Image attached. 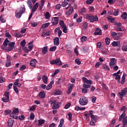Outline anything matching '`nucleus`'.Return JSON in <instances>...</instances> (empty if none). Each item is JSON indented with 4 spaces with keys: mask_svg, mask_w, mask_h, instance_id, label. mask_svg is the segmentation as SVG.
I'll use <instances>...</instances> for the list:
<instances>
[{
    "mask_svg": "<svg viewBox=\"0 0 127 127\" xmlns=\"http://www.w3.org/2000/svg\"><path fill=\"white\" fill-rule=\"evenodd\" d=\"M86 19L88 20H89L90 22H95V21H98L99 20V17L98 16L95 15L94 16L92 14H89L86 15Z\"/></svg>",
    "mask_w": 127,
    "mask_h": 127,
    "instance_id": "obj_1",
    "label": "nucleus"
},
{
    "mask_svg": "<svg viewBox=\"0 0 127 127\" xmlns=\"http://www.w3.org/2000/svg\"><path fill=\"white\" fill-rule=\"evenodd\" d=\"M82 80L85 82L84 84L83 85V87L84 88V89H90L91 87V84H92V81L88 80L86 77H83Z\"/></svg>",
    "mask_w": 127,
    "mask_h": 127,
    "instance_id": "obj_2",
    "label": "nucleus"
},
{
    "mask_svg": "<svg viewBox=\"0 0 127 127\" xmlns=\"http://www.w3.org/2000/svg\"><path fill=\"white\" fill-rule=\"evenodd\" d=\"M25 12V7H21L20 8L19 12L18 10H16L15 11V16L16 18H20L21 17V15H22L23 13H24Z\"/></svg>",
    "mask_w": 127,
    "mask_h": 127,
    "instance_id": "obj_3",
    "label": "nucleus"
},
{
    "mask_svg": "<svg viewBox=\"0 0 127 127\" xmlns=\"http://www.w3.org/2000/svg\"><path fill=\"white\" fill-rule=\"evenodd\" d=\"M71 5H72V4L69 3L68 4V6L65 7L66 10H67L68 8H69V9L67 11H66V12L65 13V15H66V16H69L71 15L72 13H73L74 9L73 8V6H71Z\"/></svg>",
    "mask_w": 127,
    "mask_h": 127,
    "instance_id": "obj_4",
    "label": "nucleus"
},
{
    "mask_svg": "<svg viewBox=\"0 0 127 127\" xmlns=\"http://www.w3.org/2000/svg\"><path fill=\"white\" fill-rule=\"evenodd\" d=\"M79 103L80 106H86L89 103V100L88 98L83 97L79 99Z\"/></svg>",
    "mask_w": 127,
    "mask_h": 127,
    "instance_id": "obj_5",
    "label": "nucleus"
},
{
    "mask_svg": "<svg viewBox=\"0 0 127 127\" xmlns=\"http://www.w3.org/2000/svg\"><path fill=\"white\" fill-rule=\"evenodd\" d=\"M91 121H90V126H93L95 127L96 126V123H97V120H98V117L96 115H90Z\"/></svg>",
    "mask_w": 127,
    "mask_h": 127,
    "instance_id": "obj_6",
    "label": "nucleus"
},
{
    "mask_svg": "<svg viewBox=\"0 0 127 127\" xmlns=\"http://www.w3.org/2000/svg\"><path fill=\"white\" fill-rule=\"evenodd\" d=\"M19 113V110H18V108H16L13 110L12 113L10 114V117L11 118H13V119H16L17 120L18 119V116L16 114H18Z\"/></svg>",
    "mask_w": 127,
    "mask_h": 127,
    "instance_id": "obj_7",
    "label": "nucleus"
},
{
    "mask_svg": "<svg viewBox=\"0 0 127 127\" xmlns=\"http://www.w3.org/2000/svg\"><path fill=\"white\" fill-rule=\"evenodd\" d=\"M14 45H15V43L13 42H10L8 44V47H7L5 50L8 52L11 51V50L14 48Z\"/></svg>",
    "mask_w": 127,
    "mask_h": 127,
    "instance_id": "obj_8",
    "label": "nucleus"
},
{
    "mask_svg": "<svg viewBox=\"0 0 127 127\" xmlns=\"http://www.w3.org/2000/svg\"><path fill=\"white\" fill-rule=\"evenodd\" d=\"M51 65L56 64L58 66H61L62 65V62L60 59H57L55 60H53L50 62Z\"/></svg>",
    "mask_w": 127,
    "mask_h": 127,
    "instance_id": "obj_9",
    "label": "nucleus"
},
{
    "mask_svg": "<svg viewBox=\"0 0 127 127\" xmlns=\"http://www.w3.org/2000/svg\"><path fill=\"white\" fill-rule=\"evenodd\" d=\"M127 93V87L125 88L124 89L122 90L121 92H118V95L121 98V99L122 100L123 97L126 95Z\"/></svg>",
    "mask_w": 127,
    "mask_h": 127,
    "instance_id": "obj_10",
    "label": "nucleus"
},
{
    "mask_svg": "<svg viewBox=\"0 0 127 127\" xmlns=\"http://www.w3.org/2000/svg\"><path fill=\"white\" fill-rule=\"evenodd\" d=\"M69 2H70V4H72V3H74V2H75V0H64L62 3V6L63 7H65L66 5H68Z\"/></svg>",
    "mask_w": 127,
    "mask_h": 127,
    "instance_id": "obj_11",
    "label": "nucleus"
},
{
    "mask_svg": "<svg viewBox=\"0 0 127 127\" xmlns=\"http://www.w3.org/2000/svg\"><path fill=\"white\" fill-rule=\"evenodd\" d=\"M9 42H9V41L7 39V38L5 39V40L3 42V45L1 46V49H2V50H5Z\"/></svg>",
    "mask_w": 127,
    "mask_h": 127,
    "instance_id": "obj_12",
    "label": "nucleus"
},
{
    "mask_svg": "<svg viewBox=\"0 0 127 127\" xmlns=\"http://www.w3.org/2000/svg\"><path fill=\"white\" fill-rule=\"evenodd\" d=\"M59 21V19L58 17H54L52 20V25H57Z\"/></svg>",
    "mask_w": 127,
    "mask_h": 127,
    "instance_id": "obj_13",
    "label": "nucleus"
},
{
    "mask_svg": "<svg viewBox=\"0 0 127 127\" xmlns=\"http://www.w3.org/2000/svg\"><path fill=\"white\" fill-rule=\"evenodd\" d=\"M61 106V103L56 101L55 104H53V105L52 109H53V110H56L57 109H59V108H60Z\"/></svg>",
    "mask_w": 127,
    "mask_h": 127,
    "instance_id": "obj_14",
    "label": "nucleus"
},
{
    "mask_svg": "<svg viewBox=\"0 0 127 127\" xmlns=\"http://www.w3.org/2000/svg\"><path fill=\"white\" fill-rule=\"evenodd\" d=\"M109 65L111 68H113L114 66H116V59L115 58L111 59Z\"/></svg>",
    "mask_w": 127,
    "mask_h": 127,
    "instance_id": "obj_15",
    "label": "nucleus"
},
{
    "mask_svg": "<svg viewBox=\"0 0 127 127\" xmlns=\"http://www.w3.org/2000/svg\"><path fill=\"white\" fill-rule=\"evenodd\" d=\"M73 87H74V84H69L67 87V91H66L67 94H70L73 90Z\"/></svg>",
    "mask_w": 127,
    "mask_h": 127,
    "instance_id": "obj_16",
    "label": "nucleus"
},
{
    "mask_svg": "<svg viewBox=\"0 0 127 127\" xmlns=\"http://www.w3.org/2000/svg\"><path fill=\"white\" fill-rule=\"evenodd\" d=\"M28 49H26V52H29L33 49V44H32V42H30L29 43Z\"/></svg>",
    "mask_w": 127,
    "mask_h": 127,
    "instance_id": "obj_17",
    "label": "nucleus"
},
{
    "mask_svg": "<svg viewBox=\"0 0 127 127\" xmlns=\"http://www.w3.org/2000/svg\"><path fill=\"white\" fill-rule=\"evenodd\" d=\"M94 34L95 35H102V30L99 28H97Z\"/></svg>",
    "mask_w": 127,
    "mask_h": 127,
    "instance_id": "obj_18",
    "label": "nucleus"
},
{
    "mask_svg": "<svg viewBox=\"0 0 127 127\" xmlns=\"http://www.w3.org/2000/svg\"><path fill=\"white\" fill-rule=\"evenodd\" d=\"M53 84H54V80L51 81L50 84L47 86L46 87V90L47 91H49V90H51V89H52V85H53Z\"/></svg>",
    "mask_w": 127,
    "mask_h": 127,
    "instance_id": "obj_19",
    "label": "nucleus"
},
{
    "mask_svg": "<svg viewBox=\"0 0 127 127\" xmlns=\"http://www.w3.org/2000/svg\"><path fill=\"white\" fill-rule=\"evenodd\" d=\"M7 123H8V127H12V126H13V123H14V121L12 120V119H9Z\"/></svg>",
    "mask_w": 127,
    "mask_h": 127,
    "instance_id": "obj_20",
    "label": "nucleus"
},
{
    "mask_svg": "<svg viewBox=\"0 0 127 127\" xmlns=\"http://www.w3.org/2000/svg\"><path fill=\"white\" fill-rule=\"evenodd\" d=\"M42 79L43 81L44 82V84H47L48 82V77L46 75H43L42 77Z\"/></svg>",
    "mask_w": 127,
    "mask_h": 127,
    "instance_id": "obj_21",
    "label": "nucleus"
},
{
    "mask_svg": "<svg viewBox=\"0 0 127 127\" xmlns=\"http://www.w3.org/2000/svg\"><path fill=\"white\" fill-rule=\"evenodd\" d=\"M112 36H113V38H114V39H115L116 40H118V39H119V37L118 36V33H117L116 32H112L111 33Z\"/></svg>",
    "mask_w": 127,
    "mask_h": 127,
    "instance_id": "obj_22",
    "label": "nucleus"
},
{
    "mask_svg": "<svg viewBox=\"0 0 127 127\" xmlns=\"http://www.w3.org/2000/svg\"><path fill=\"white\" fill-rule=\"evenodd\" d=\"M47 49H48V46L44 47L42 48V53L43 55H45V54H46V53H47Z\"/></svg>",
    "mask_w": 127,
    "mask_h": 127,
    "instance_id": "obj_23",
    "label": "nucleus"
},
{
    "mask_svg": "<svg viewBox=\"0 0 127 127\" xmlns=\"http://www.w3.org/2000/svg\"><path fill=\"white\" fill-rule=\"evenodd\" d=\"M37 62V61H36V59H33V60H31V61L30 63V64L31 66H32L33 67H35V66H36Z\"/></svg>",
    "mask_w": 127,
    "mask_h": 127,
    "instance_id": "obj_24",
    "label": "nucleus"
},
{
    "mask_svg": "<svg viewBox=\"0 0 127 127\" xmlns=\"http://www.w3.org/2000/svg\"><path fill=\"white\" fill-rule=\"evenodd\" d=\"M45 96H46V94L44 91H42L40 92L39 94V97L40 98V99H43L45 98Z\"/></svg>",
    "mask_w": 127,
    "mask_h": 127,
    "instance_id": "obj_25",
    "label": "nucleus"
},
{
    "mask_svg": "<svg viewBox=\"0 0 127 127\" xmlns=\"http://www.w3.org/2000/svg\"><path fill=\"white\" fill-rule=\"evenodd\" d=\"M54 43L55 45H56L57 46H58V45H59V44H60L59 38L56 37L54 39Z\"/></svg>",
    "mask_w": 127,
    "mask_h": 127,
    "instance_id": "obj_26",
    "label": "nucleus"
},
{
    "mask_svg": "<svg viewBox=\"0 0 127 127\" xmlns=\"http://www.w3.org/2000/svg\"><path fill=\"white\" fill-rule=\"evenodd\" d=\"M122 50L124 52H127V44L126 43H124L122 46Z\"/></svg>",
    "mask_w": 127,
    "mask_h": 127,
    "instance_id": "obj_27",
    "label": "nucleus"
},
{
    "mask_svg": "<svg viewBox=\"0 0 127 127\" xmlns=\"http://www.w3.org/2000/svg\"><path fill=\"white\" fill-rule=\"evenodd\" d=\"M113 76L114 77H116L115 79L118 80V83H120V80L121 79V76H120V75L117 74V73H114Z\"/></svg>",
    "mask_w": 127,
    "mask_h": 127,
    "instance_id": "obj_28",
    "label": "nucleus"
},
{
    "mask_svg": "<svg viewBox=\"0 0 127 127\" xmlns=\"http://www.w3.org/2000/svg\"><path fill=\"white\" fill-rule=\"evenodd\" d=\"M39 123L38 126H39V127H40V126H42V125H44L45 123V120H42L40 119L39 120H38Z\"/></svg>",
    "mask_w": 127,
    "mask_h": 127,
    "instance_id": "obj_29",
    "label": "nucleus"
},
{
    "mask_svg": "<svg viewBox=\"0 0 127 127\" xmlns=\"http://www.w3.org/2000/svg\"><path fill=\"white\" fill-rule=\"evenodd\" d=\"M28 6H29L30 9H31L32 8V2H31V0H28L27 2Z\"/></svg>",
    "mask_w": 127,
    "mask_h": 127,
    "instance_id": "obj_30",
    "label": "nucleus"
},
{
    "mask_svg": "<svg viewBox=\"0 0 127 127\" xmlns=\"http://www.w3.org/2000/svg\"><path fill=\"white\" fill-rule=\"evenodd\" d=\"M50 13L49 12H47L45 14V17L46 19H49L51 17Z\"/></svg>",
    "mask_w": 127,
    "mask_h": 127,
    "instance_id": "obj_31",
    "label": "nucleus"
},
{
    "mask_svg": "<svg viewBox=\"0 0 127 127\" xmlns=\"http://www.w3.org/2000/svg\"><path fill=\"white\" fill-rule=\"evenodd\" d=\"M102 68L105 70V71H110V68L107 64H103L102 66Z\"/></svg>",
    "mask_w": 127,
    "mask_h": 127,
    "instance_id": "obj_32",
    "label": "nucleus"
},
{
    "mask_svg": "<svg viewBox=\"0 0 127 127\" xmlns=\"http://www.w3.org/2000/svg\"><path fill=\"white\" fill-rule=\"evenodd\" d=\"M38 25V23H37V22L36 21H33L31 22V26H32L33 27H36Z\"/></svg>",
    "mask_w": 127,
    "mask_h": 127,
    "instance_id": "obj_33",
    "label": "nucleus"
},
{
    "mask_svg": "<svg viewBox=\"0 0 127 127\" xmlns=\"http://www.w3.org/2000/svg\"><path fill=\"white\" fill-rule=\"evenodd\" d=\"M63 125H64V119H62L60 122V125L58 127H63Z\"/></svg>",
    "mask_w": 127,
    "mask_h": 127,
    "instance_id": "obj_34",
    "label": "nucleus"
},
{
    "mask_svg": "<svg viewBox=\"0 0 127 127\" xmlns=\"http://www.w3.org/2000/svg\"><path fill=\"white\" fill-rule=\"evenodd\" d=\"M49 25H50V23H46L42 25L41 28H46Z\"/></svg>",
    "mask_w": 127,
    "mask_h": 127,
    "instance_id": "obj_35",
    "label": "nucleus"
},
{
    "mask_svg": "<svg viewBox=\"0 0 127 127\" xmlns=\"http://www.w3.org/2000/svg\"><path fill=\"white\" fill-rule=\"evenodd\" d=\"M118 45H119V46L121 45V44H120V42L118 44V43L117 42H116V41L113 42L112 46L114 47H116V46H118Z\"/></svg>",
    "mask_w": 127,
    "mask_h": 127,
    "instance_id": "obj_36",
    "label": "nucleus"
},
{
    "mask_svg": "<svg viewBox=\"0 0 127 127\" xmlns=\"http://www.w3.org/2000/svg\"><path fill=\"white\" fill-rule=\"evenodd\" d=\"M126 116V113H123L120 116L119 119V122L122 121V120H123V119H124V118H125V116Z\"/></svg>",
    "mask_w": 127,
    "mask_h": 127,
    "instance_id": "obj_37",
    "label": "nucleus"
},
{
    "mask_svg": "<svg viewBox=\"0 0 127 127\" xmlns=\"http://www.w3.org/2000/svg\"><path fill=\"white\" fill-rule=\"evenodd\" d=\"M121 17L123 19H127V12H125L123 13V14L122 15Z\"/></svg>",
    "mask_w": 127,
    "mask_h": 127,
    "instance_id": "obj_38",
    "label": "nucleus"
},
{
    "mask_svg": "<svg viewBox=\"0 0 127 127\" xmlns=\"http://www.w3.org/2000/svg\"><path fill=\"white\" fill-rule=\"evenodd\" d=\"M2 101L4 103H7V102H9V98H7L6 97H3L2 98Z\"/></svg>",
    "mask_w": 127,
    "mask_h": 127,
    "instance_id": "obj_39",
    "label": "nucleus"
},
{
    "mask_svg": "<svg viewBox=\"0 0 127 127\" xmlns=\"http://www.w3.org/2000/svg\"><path fill=\"white\" fill-rule=\"evenodd\" d=\"M107 18L111 21V22L113 23L115 22V18H112L111 16L107 17Z\"/></svg>",
    "mask_w": 127,
    "mask_h": 127,
    "instance_id": "obj_40",
    "label": "nucleus"
},
{
    "mask_svg": "<svg viewBox=\"0 0 127 127\" xmlns=\"http://www.w3.org/2000/svg\"><path fill=\"white\" fill-rule=\"evenodd\" d=\"M87 12V9L85 8H83L80 9V13L81 14H83V13H86Z\"/></svg>",
    "mask_w": 127,
    "mask_h": 127,
    "instance_id": "obj_41",
    "label": "nucleus"
},
{
    "mask_svg": "<svg viewBox=\"0 0 127 127\" xmlns=\"http://www.w3.org/2000/svg\"><path fill=\"white\" fill-rule=\"evenodd\" d=\"M123 125H125L127 126V116L125 117L123 119Z\"/></svg>",
    "mask_w": 127,
    "mask_h": 127,
    "instance_id": "obj_42",
    "label": "nucleus"
},
{
    "mask_svg": "<svg viewBox=\"0 0 127 127\" xmlns=\"http://www.w3.org/2000/svg\"><path fill=\"white\" fill-rule=\"evenodd\" d=\"M60 25H61V26L62 27H64V26H65L66 25H65V24L64 23V21L63 20H60V22H59Z\"/></svg>",
    "mask_w": 127,
    "mask_h": 127,
    "instance_id": "obj_43",
    "label": "nucleus"
},
{
    "mask_svg": "<svg viewBox=\"0 0 127 127\" xmlns=\"http://www.w3.org/2000/svg\"><path fill=\"white\" fill-rule=\"evenodd\" d=\"M80 40L81 41H82V42H85V41L87 40V37L85 36L81 37L80 38Z\"/></svg>",
    "mask_w": 127,
    "mask_h": 127,
    "instance_id": "obj_44",
    "label": "nucleus"
},
{
    "mask_svg": "<svg viewBox=\"0 0 127 127\" xmlns=\"http://www.w3.org/2000/svg\"><path fill=\"white\" fill-rule=\"evenodd\" d=\"M117 30L118 31H126V28H125L124 27H118L117 28Z\"/></svg>",
    "mask_w": 127,
    "mask_h": 127,
    "instance_id": "obj_45",
    "label": "nucleus"
},
{
    "mask_svg": "<svg viewBox=\"0 0 127 127\" xmlns=\"http://www.w3.org/2000/svg\"><path fill=\"white\" fill-rule=\"evenodd\" d=\"M62 28H63V32H64V33H67L68 31V30L67 29V27H66V26H64V27H62Z\"/></svg>",
    "mask_w": 127,
    "mask_h": 127,
    "instance_id": "obj_46",
    "label": "nucleus"
},
{
    "mask_svg": "<svg viewBox=\"0 0 127 127\" xmlns=\"http://www.w3.org/2000/svg\"><path fill=\"white\" fill-rule=\"evenodd\" d=\"M102 53L103 54H108L109 53V51L108 50V48H105L104 50L102 51Z\"/></svg>",
    "mask_w": 127,
    "mask_h": 127,
    "instance_id": "obj_47",
    "label": "nucleus"
},
{
    "mask_svg": "<svg viewBox=\"0 0 127 127\" xmlns=\"http://www.w3.org/2000/svg\"><path fill=\"white\" fill-rule=\"evenodd\" d=\"M25 44H26V42H25V40H23L20 43V45L22 47H24V46H25Z\"/></svg>",
    "mask_w": 127,
    "mask_h": 127,
    "instance_id": "obj_48",
    "label": "nucleus"
},
{
    "mask_svg": "<svg viewBox=\"0 0 127 127\" xmlns=\"http://www.w3.org/2000/svg\"><path fill=\"white\" fill-rule=\"evenodd\" d=\"M67 115L68 116V120L69 121H70V122L72 121V114L71 113H69L68 114H67Z\"/></svg>",
    "mask_w": 127,
    "mask_h": 127,
    "instance_id": "obj_49",
    "label": "nucleus"
},
{
    "mask_svg": "<svg viewBox=\"0 0 127 127\" xmlns=\"http://www.w3.org/2000/svg\"><path fill=\"white\" fill-rule=\"evenodd\" d=\"M10 65H11V63L10 62V61H6L5 64L6 67H9Z\"/></svg>",
    "mask_w": 127,
    "mask_h": 127,
    "instance_id": "obj_50",
    "label": "nucleus"
},
{
    "mask_svg": "<svg viewBox=\"0 0 127 127\" xmlns=\"http://www.w3.org/2000/svg\"><path fill=\"white\" fill-rule=\"evenodd\" d=\"M10 113H11V111L9 110H5L4 111V115H5V116H7V115L10 114Z\"/></svg>",
    "mask_w": 127,
    "mask_h": 127,
    "instance_id": "obj_51",
    "label": "nucleus"
},
{
    "mask_svg": "<svg viewBox=\"0 0 127 127\" xmlns=\"http://www.w3.org/2000/svg\"><path fill=\"white\" fill-rule=\"evenodd\" d=\"M70 106H71V103H68L67 104H66L65 106H64V109H69V108H70Z\"/></svg>",
    "mask_w": 127,
    "mask_h": 127,
    "instance_id": "obj_52",
    "label": "nucleus"
},
{
    "mask_svg": "<svg viewBox=\"0 0 127 127\" xmlns=\"http://www.w3.org/2000/svg\"><path fill=\"white\" fill-rule=\"evenodd\" d=\"M4 96L6 98L9 99V92H5L4 93Z\"/></svg>",
    "mask_w": 127,
    "mask_h": 127,
    "instance_id": "obj_53",
    "label": "nucleus"
},
{
    "mask_svg": "<svg viewBox=\"0 0 127 127\" xmlns=\"http://www.w3.org/2000/svg\"><path fill=\"white\" fill-rule=\"evenodd\" d=\"M58 73H59V70H56L54 73H52V77H54L56 75V74H58Z\"/></svg>",
    "mask_w": 127,
    "mask_h": 127,
    "instance_id": "obj_54",
    "label": "nucleus"
},
{
    "mask_svg": "<svg viewBox=\"0 0 127 127\" xmlns=\"http://www.w3.org/2000/svg\"><path fill=\"white\" fill-rule=\"evenodd\" d=\"M15 37H18V38H19V37H21L22 36V34H20V33H15L14 34Z\"/></svg>",
    "mask_w": 127,
    "mask_h": 127,
    "instance_id": "obj_55",
    "label": "nucleus"
},
{
    "mask_svg": "<svg viewBox=\"0 0 127 127\" xmlns=\"http://www.w3.org/2000/svg\"><path fill=\"white\" fill-rule=\"evenodd\" d=\"M57 47L56 46H54L50 49V51L51 52H53V51H55L56 50Z\"/></svg>",
    "mask_w": 127,
    "mask_h": 127,
    "instance_id": "obj_56",
    "label": "nucleus"
},
{
    "mask_svg": "<svg viewBox=\"0 0 127 127\" xmlns=\"http://www.w3.org/2000/svg\"><path fill=\"white\" fill-rule=\"evenodd\" d=\"M24 115H22L19 117L18 119L20 121H23V120H24Z\"/></svg>",
    "mask_w": 127,
    "mask_h": 127,
    "instance_id": "obj_57",
    "label": "nucleus"
},
{
    "mask_svg": "<svg viewBox=\"0 0 127 127\" xmlns=\"http://www.w3.org/2000/svg\"><path fill=\"white\" fill-rule=\"evenodd\" d=\"M94 2V0H86V3L87 4H91V3H93Z\"/></svg>",
    "mask_w": 127,
    "mask_h": 127,
    "instance_id": "obj_58",
    "label": "nucleus"
},
{
    "mask_svg": "<svg viewBox=\"0 0 127 127\" xmlns=\"http://www.w3.org/2000/svg\"><path fill=\"white\" fill-rule=\"evenodd\" d=\"M110 38H107L105 39V42L106 44H107V45H109V44H110Z\"/></svg>",
    "mask_w": 127,
    "mask_h": 127,
    "instance_id": "obj_59",
    "label": "nucleus"
},
{
    "mask_svg": "<svg viewBox=\"0 0 127 127\" xmlns=\"http://www.w3.org/2000/svg\"><path fill=\"white\" fill-rule=\"evenodd\" d=\"M14 91L15 92L16 94H18V89L16 86H13Z\"/></svg>",
    "mask_w": 127,
    "mask_h": 127,
    "instance_id": "obj_60",
    "label": "nucleus"
},
{
    "mask_svg": "<svg viewBox=\"0 0 127 127\" xmlns=\"http://www.w3.org/2000/svg\"><path fill=\"white\" fill-rule=\"evenodd\" d=\"M75 63H77L78 65H80L81 64V61H80V59H76L75 60Z\"/></svg>",
    "mask_w": 127,
    "mask_h": 127,
    "instance_id": "obj_61",
    "label": "nucleus"
},
{
    "mask_svg": "<svg viewBox=\"0 0 127 127\" xmlns=\"http://www.w3.org/2000/svg\"><path fill=\"white\" fill-rule=\"evenodd\" d=\"M92 99V103H96V100H97V98H96V97L95 96H92L91 97Z\"/></svg>",
    "mask_w": 127,
    "mask_h": 127,
    "instance_id": "obj_62",
    "label": "nucleus"
},
{
    "mask_svg": "<svg viewBox=\"0 0 127 127\" xmlns=\"http://www.w3.org/2000/svg\"><path fill=\"white\" fill-rule=\"evenodd\" d=\"M25 68H26V66H25V65H22L20 67L19 70H20V71H23V70H24L25 69Z\"/></svg>",
    "mask_w": 127,
    "mask_h": 127,
    "instance_id": "obj_63",
    "label": "nucleus"
},
{
    "mask_svg": "<svg viewBox=\"0 0 127 127\" xmlns=\"http://www.w3.org/2000/svg\"><path fill=\"white\" fill-rule=\"evenodd\" d=\"M40 88H41V89H46V85L45 84H41L40 86Z\"/></svg>",
    "mask_w": 127,
    "mask_h": 127,
    "instance_id": "obj_64",
    "label": "nucleus"
}]
</instances>
